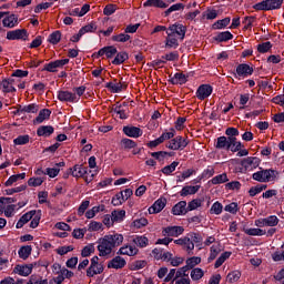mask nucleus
Listing matches in <instances>:
<instances>
[{"mask_svg":"<svg viewBox=\"0 0 284 284\" xmlns=\"http://www.w3.org/2000/svg\"><path fill=\"white\" fill-rule=\"evenodd\" d=\"M40 281H41V276L31 275V277L28 282H26L23 280H17V282H14V284H39Z\"/></svg>","mask_w":284,"mask_h":284,"instance_id":"69168bd1","label":"nucleus"},{"mask_svg":"<svg viewBox=\"0 0 284 284\" xmlns=\"http://www.w3.org/2000/svg\"><path fill=\"white\" fill-rule=\"evenodd\" d=\"M191 236V242L194 244H196V247H199V250H202L201 247V243H203V236H201V234L199 233H191L190 234Z\"/></svg>","mask_w":284,"mask_h":284,"instance_id":"0e129e2a","label":"nucleus"},{"mask_svg":"<svg viewBox=\"0 0 284 284\" xmlns=\"http://www.w3.org/2000/svg\"><path fill=\"white\" fill-rule=\"evenodd\" d=\"M187 202L186 201H180L172 207V214L174 216H184V214H187Z\"/></svg>","mask_w":284,"mask_h":284,"instance_id":"a211bd4d","label":"nucleus"},{"mask_svg":"<svg viewBox=\"0 0 284 284\" xmlns=\"http://www.w3.org/2000/svg\"><path fill=\"white\" fill-rule=\"evenodd\" d=\"M128 265V262H125V258L121 257L120 255L113 257L109 263L108 267L109 270H123Z\"/></svg>","mask_w":284,"mask_h":284,"instance_id":"6ab92c4d","label":"nucleus"},{"mask_svg":"<svg viewBox=\"0 0 284 284\" xmlns=\"http://www.w3.org/2000/svg\"><path fill=\"white\" fill-rule=\"evenodd\" d=\"M115 54V58L112 60L113 65H121L125 63L128 59H130V54H128L125 51L116 52Z\"/></svg>","mask_w":284,"mask_h":284,"instance_id":"c85d7f7f","label":"nucleus"},{"mask_svg":"<svg viewBox=\"0 0 284 284\" xmlns=\"http://www.w3.org/2000/svg\"><path fill=\"white\" fill-rule=\"evenodd\" d=\"M61 41V31H53L51 34L48 37V42L51 43L52 45H57Z\"/></svg>","mask_w":284,"mask_h":284,"instance_id":"de8ad7c7","label":"nucleus"},{"mask_svg":"<svg viewBox=\"0 0 284 284\" xmlns=\"http://www.w3.org/2000/svg\"><path fill=\"white\" fill-rule=\"evenodd\" d=\"M165 205H168V199L160 197L158 199L152 206L149 207V214H159V212H163L165 209Z\"/></svg>","mask_w":284,"mask_h":284,"instance_id":"2eb2a0df","label":"nucleus"},{"mask_svg":"<svg viewBox=\"0 0 284 284\" xmlns=\"http://www.w3.org/2000/svg\"><path fill=\"white\" fill-rule=\"evenodd\" d=\"M116 254L121 256H136V254H139V248L134 244H125L120 247Z\"/></svg>","mask_w":284,"mask_h":284,"instance_id":"dca6fc26","label":"nucleus"},{"mask_svg":"<svg viewBox=\"0 0 284 284\" xmlns=\"http://www.w3.org/2000/svg\"><path fill=\"white\" fill-rule=\"evenodd\" d=\"M0 88H2V92H4V94H8L10 92H17V89L10 84V81H8V79H3L0 82Z\"/></svg>","mask_w":284,"mask_h":284,"instance_id":"a18cd8bd","label":"nucleus"},{"mask_svg":"<svg viewBox=\"0 0 284 284\" xmlns=\"http://www.w3.org/2000/svg\"><path fill=\"white\" fill-rule=\"evenodd\" d=\"M179 10H185V4L181 2L172 4L168 10L164 11L163 17H170L171 12H179Z\"/></svg>","mask_w":284,"mask_h":284,"instance_id":"c03bdc74","label":"nucleus"},{"mask_svg":"<svg viewBox=\"0 0 284 284\" xmlns=\"http://www.w3.org/2000/svg\"><path fill=\"white\" fill-rule=\"evenodd\" d=\"M203 199H194L191 202L187 203L186 210L189 212H193V210H199L203 205Z\"/></svg>","mask_w":284,"mask_h":284,"instance_id":"49530a36","label":"nucleus"},{"mask_svg":"<svg viewBox=\"0 0 284 284\" xmlns=\"http://www.w3.org/2000/svg\"><path fill=\"white\" fill-rule=\"evenodd\" d=\"M273 44L270 41L263 42L257 44V52H260V54H265L267 52H270V50H272Z\"/></svg>","mask_w":284,"mask_h":284,"instance_id":"8fccbe9b","label":"nucleus"},{"mask_svg":"<svg viewBox=\"0 0 284 284\" xmlns=\"http://www.w3.org/2000/svg\"><path fill=\"white\" fill-rule=\"evenodd\" d=\"M168 37L165 38V48L168 50H176L179 48V39H176L170 31H166Z\"/></svg>","mask_w":284,"mask_h":284,"instance_id":"bb28decb","label":"nucleus"},{"mask_svg":"<svg viewBox=\"0 0 284 284\" xmlns=\"http://www.w3.org/2000/svg\"><path fill=\"white\" fill-rule=\"evenodd\" d=\"M41 222V210L36 211V214L31 219L30 227L32 230H36V227H39V223Z\"/></svg>","mask_w":284,"mask_h":284,"instance_id":"6e6d98bb","label":"nucleus"},{"mask_svg":"<svg viewBox=\"0 0 284 284\" xmlns=\"http://www.w3.org/2000/svg\"><path fill=\"white\" fill-rule=\"evenodd\" d=\"M176 168H179V161H173L171 164L164 166L161 169L162 174H165V176H170L172 172L176 171Z\"/></svg>","mask_w":284,"mask_h":284,"instance_id":"a19ab883","label":"nucleus"},{"mask_svg":"<svg viewBox=\"0 0 284 284\" xmlns=\"http://www.w3.org/2000/svg\"><path fill=\"white\" fill-rule=\"evenodd\" d=\"M111 112H114V114L119 115V119H121L122 121H125V119H129V114L125 112V109L121 108V105H119V102H116L115 104L112 105Z\"/></svg>","mask_w":284,"mask_h":284,"instance_id":"7c9ffc66","label":"nucleus"},{"mask_svg":"<svg viewBox=\"0 0 284 284\" xmlns=\"http://www.w3.org/2000/svg\"><path fill=\"white\" fill-rule=\"evenodd\" d=\"M212 92H214V88L212 85L201 84L195 92V97L199 99V101H205V99L212 97Z\"/></svg>","mask_w":284,"mask_h":284,"instance_id":"9b49d317","label":"nucleus"},{"mask_svg":"<svg viewBox=\"0 0 284 284\" xmlns=\"http://www.w3.org/2000/svg\"><path fill=\"white\" fill-rule=\"evenodd\" d=\"M2 26L3 28H17V26H19V16L14 14V13H10L4 16L3 20H2Z\"/></svg>","mask_w":284,"mask_h":284,"instance_id":"f3484780","label":"nucleus"},{"mask_svg":"<svg viewBox=\"0 0 284 284\" xmlns=\"http://www.w3.org/2000/svg\"><path fill=\"white\" fill-rule=\"evenodd\" d=\"M202 176V180L205 181V179H212L214 176V166H207L203 170V172L200 174Z\"/></svg>","mask_w":284,"mask_h":284,"instance_id":"338daca9","label":"nucleus"},{"mask_svg":"<svg viewBox=\"0 0 284 284\" xmlns=\"http://www.w3.org/2000/svg\"><path fill=\"white\" fill-rule=\"evenodd\" d=\"M34 266L32 264L17 265L13 268L14 274H19L20 276H30L32 274V268Z\"/></svg>","mask_w":284,"mask_h":284,"instance_id":"b1692460","label":"nucleus"},{"mask_svg":"<svg viewBox=\"0 0 284 284\" xmlns=\"http://www.w3.org/2000/svg\"><path fill=\"white\" fill-rule=\"evenodd\" d=\"M254 74V68L250 67L247 63H241L236 67L235 72H232L234 79H247Z\"/></svg>","mask_w":284,"mask_h":284,"instance_id":"20e7f679","label":"nucleus"},{"mask_svg":"<svg viewBox=\"0 0 284 284\" xmlns=\"http://www.w3.org/2000/svg\"><path fill=\"white\" fill-rule=\"evenodd\" d=\"M30 143V135L24 134V135H19L13 140L14 145H28Z\"/></svg>","mask_w":284,"mask_h":284,"instance_id":"4d7b16f0","label":"nucleus"},{"mask_svg":"<svg viewBox=\"0 0 284 284\" xmlns=\"http://www.w3.org/2000/svg\"><path fill=\"white\" fill-rule=\"evenodd\" d=\"M223 213V204H221V202H215L212 204L211 209H210V214H216V216H219V214Z\"/></svg>","mask_w":284,"mask_h":284,"instance_id":"680f3d73","label":"nucleus"},{"mask_svg":"<svg viewBox=\"0 0 284 284\" xmlns=\"http://www.w3.org/2000/svg\"><path fill=\"white\" fill-rule=\"evenodd\" d=\"M105 88L108 90H111V92H113V94H119L120 92H123V88H125V85H123V83H121V82H119V83L108 82L105 84Z\"/></svg>","mask_w":284,"mask_h":284,"instance_id":"f704fd0d","label":"nucleus"},{"mask_svg":"<svg viewBox=\"0 0 284 284\" xmlns=\"http://www.w3.org/2000/svg\"><path fill=\"white\" fill-rule=\"evenodd\" d=\"M166 32H169V34H172L173 37L176 34V37H179L180 41H183L185 39V34L187 32V27L184 24H181L179 22H175L173 24H170Z\"/></svg>","mask_w":284,"mask_h":284,"instance_id":"39448f33","label":"nucleus"},{"mask_svg":"<svg viewBox=\"0 0 284 284\" xmlns=\"http://www.w3.org/2000/svg\"><path fill=\"white\" fill-rule=\"evenodd\" d=\"M91 254H94V244H89L84 246L81 251V256L83 258H88Z\"/></svg>","mask_w":284,"mask_h":284,"instance_id":"774afa93","label":"nucleus"},{"mask_svg":"<svg viewBox=\"0 0 284 284\" xmlns=\"http://www.w3.org/2000/svg\"><path fill=\"white\" fill-rule=\"evenodd\" d=\"M278 176V171L274 169H262L253 173V181H257V183H270V181H274Z\"/></svg>","mask_w":284,"mask_h":284,"instance_id":"f03ea898","label":"nucleus"},{"mask_svg":"<svg viewBox=\"0 0 284 284\" xmlns=\"http://www.w3.org/2000/svg\"><path fill=\"white\" fill-rule=\"evenodd\" d=\"M23 179H26V173H19V174L11 175L4 182V186L6 187H12V185H14V183H17V181H23Z\"/></svg>","mask_w":284,"mask_h":284,"instance_id":"72a5a7b5","label":"nucleus"},{"mask_svg":"<svg viewBox=\"0 0 284 284\" xmlns=\"http://www.w3.org/2000/svg\"><path fill=\"white\" fill-rule=\"evenodd\" d=\"M204 275H205V273L203 272V268L196 267L191 271L192 281H201V277Z\"/></svg>","mask_w":284,"mask_h":284,"instance_id":"e2e57ef3","label":"nucleus"},{"mask_svg":"<svg viewBox=\"0 0 284 284\" xmlns=\"http://www.w3.org/2000/svg\"><path fill=\"white\" fill-rule=\"evenodd\" d=\"M52 134H54V126L52 125H41L37 130V135L44 139L52 136Z\"/></svg>","mask_w":284,"mask_h":284,"instance_id":"a878e982","label":"nucleus"},{"mask_svg":"<svg viewBox=\"0 0 284 284\" xmlns=\"http://www.w3.org/2000/svg\"><path fill=\"white\" fill-rule=\"evenodd\" d=\"M244 234H247V236H265L267 232L263 229H244Z\"/></svg>","mask_w":284,"mask_h":284,"instance_id":"ea45409f","label":"nucleus"},{"mask_svg":"<svg viewBox=\"0 0 284 284\" xmlns=\"http://www.w3.org/2000/svg\"><path fill=\"white\" fill-rule=\"evenodd\" d=\"M190 142L181 135H178L166 143L169 150H185Z\"/></svg>","mask_w":284,"mask_h":284,"instance_id":"0eeeda50","label":"nucleus"},{"mask_svg":"<svg viewBox=\"0 0 284 284\" xmlns=\"http://www.w3.org/2000/svg\"><path fill=\"white\" fill-rule=\"evenodd\" d=\"M232 39H234V34H232L230 31L217 32L213 37V40L217 43H227V41H232Z\"/></svg>","mask_w":284,"mask_h":284,"instance_id":"5701e85b","label":"nucleus"},{"mask_svg":"<svg viewBox=\"0 0 284 284\" xmlns=\"http://www.w3.org/2000/svg\"><path fill=\"white\" fill-rule=\"evenodd\" d=\"M232 19L230 17H226L222 20H217L212 24V30H225L227 26H230Z\"/></svg>","mask_w":284,"mask_h":284,"instance_id":"c756f323","label":"nucleus"},{"mask_svg":"<svg viewBox=\"0 0 284 284\" xmlns=\"http://www.w3.org/2000/svg\"><path fill=\"white\" fill-rule=\"evenodd\" d=\"M34 214H37V210H31V211L24 213L16 224L17 230H21V227H23V225H26V223H30V221H32Z\"/></svg>","mask_w":284,"mask_h":284,"instance_id":"aec40b11","label":"nucleus"},{"mask_svg":"<svg viewBox=\"0 0 284 284\" xmlns=\"http://www.w3.org/2000/svg\"><path fill=\"white\" fill-rule=\"evenodd\" d=\"M111 39L115 43H128V41H130V39H132V37L124 32V33L112 36Z\"/></svg>","mask_w":284,"mask_h":284,"instance_id":"37998d69","label":"nucleus"},{"mask_svg":"<svg viewBox=\"0 0 284 284\" xmlns=\"http://www.w3.org/2000/svg\"><path fill=\"white\" fill-rule=\"evenodd\" d=\"M112 205H114V207H119V205H123V203H125L124 196H123V192H119L116 193L111 201Z\"/></svg>","mask_w":284,"mask_h":284,"instance_id":"603ef678","label":"nucleus"},{"mask_svg":"<svg viewBox=\"0 0 284 284\" xmlns=\"http://www.w3.org/2000/svg\"><path fill=\"white\" fill-rule=\"evenodd\" d=\"M241 165L244 169V172H247L250 170H256V168L261 165V159L256 156H248L241 160Z\"/></svg>","mask_w":284,"mask_h":284,"instance_id":"f8f14e48","label":"nucleus"},{"mask_svg":"<svg viewBox=\"0 0 284 284\" xmlns=\"http://www.w3.org/2000/svg\"><path fill=\"white\" fill-rule=\"evenodd\" d=\"M143 8H159L160 10H165L170 8L165 0H146L143 2Z\"/></svg>","mask_w":284,"mask_h":284,"instance_id":"412c9836","label":"nucleus"},{"mask_svg":"<svg viewBox=\"0 0 284 284\" xmlns=\"http://www.w3.org/2000/svg\"><path fill=\"white\" fill-rule=\"evenodd\" d=\"M22 108L24 114H37V112H39V106L37 103H31Z\"/></svg>","mask_w":284,"mask_h":284,"instance_id":"bf43d9fd","label":"nucleus"},{"mask_svg":"<svg viewBox=\"0 0 284 284\" xmlns=\"http://www.w3.org/2000/svg\"><path fill=\"white\" fill-rule=\"evenodd\" d=\"M98 243L99 256H110L112 250L123 243V234L113 233L104 235L102 239L98 240Z\"/></svg>","mask_w":284,"mask_h":284,"instance_id":"f257e3e1","label":"nucleus"},{"mask_svg":"<svg viewBox=\"0 0 284 284\" xmlns=\"http://www.w3.org/2000/svg\"><path fill=\"white\" fill-rule=\"evenodd\" d=\"M121 145L124 150H134V148H136V142L132 139L124 138L121 140Z\"/></svg>","mask_w":284,"mask_h":284,"instance_id":"3c124183","label":"nucleus"},{"mask_svg":"<svg viewBox=\"0 0 284 284\" xmlns=\"http://www.w3.org/2000/svg\"><path fill=\"white\" fill-rule=\"evenodd\" d=\"M201 190V185H186L180 191V196H190L192 194H196Z\"/></svg>","mask_w":284,"mask_h":284,"instance_id":"473e14b6","label":"nucleus"},{"mask_svg":"<svg viewBox=\"0 0 284 284\" xmlns=\"http://www.w3.org/2000/svg\"><path fill=\"white\" fill-rule=\"evenodd\" d=\"M70 63V59L54 60L49 63H45L41 69V72H58V68H63Z\"/></svg>","mask_w":284,"mask_h":284,"instance_id":"1a4fd4ad","label":"nucleus"},{"mask_svg":"<svg viewBox=\"0 0 284 284\" xmlns=\"http://www.w3.org/2000/svg\"><path fill=\"white\" fill-rule=\"evenodd\" d=\"M122 132L123 134H125V136H129L130 139H139V136H143V130L134 125L123 126Z\"/></svg>","mask_w":284,"mask_h":284,"instance_id":"ddd939ff","label":"nucleus"},{"mask_svg":"<svg viewBox=\"0 0 284 284\" xmlns=\"http://www.w3.org/2000/svg\"><path fill=\"white\" fill-rule=\"evenodd\" d=\"M283 0H263L253 6V10L267 12L270 10H281Z\"/></svg>","mask_w":284,"mask_h":284,"instance_id":"7ed1b4c3","label":"nucleus"},{"mask_svg":"<svg viewBox=\"0 0 284 284\" xmlns=\"http://www.w3.org/2000/svg\"><path fill=\"white\" fill-rule=\"evenodd\" d=\"M31 254H32L31 245L21 246L18 251V256L19 258H22V261H28Z\"/></svg>","mask_w":284,"mask_h":284,"instance_id":"2f4dec72","label":"nucleus"},{"mask_svg":"<svg viewBox=\"0 0 284 284\" xmlns=\"http://www.w3.org/2000/svg\"><path fill=\"white\" fill-rule=\"evenodd\" d=\"M125 219V210L112 211L111 221L112 223H121Z\"/></svg>","mask_w":284,"mask_h":284,"instance_id":"e433bc0d","label":"nucleus"},{"mask_svg":"<svg viewBox=\"0 0 284 284\" xmlns=\"http://www.w3.org/2000/svg\"><path fill=\"white\" fill-rule=\"evenodd\" d=\"M216 150H230V146L227 144V136L222 135L217 138V141L215 143Z\"/></svg>","mask_w":284,"mask_h":284,"instance_id":"79ce46f5","label":"nucleus"},{"mask_svg":"<svg viewBox=\"0 0 284 284\" xmlns=\"http://www.w3.org/2000/svg\"><path fill=\"white\" fill-rule=\"evenodd\" d=\"M241 278V272L239 271H233L231 273L227 274L226 276V283H237V281Z\"/></svg>","mask_w":284,"mask_h":284,"instance_id":"5fc2aeb1","label":"nucleus"},{"mask_svg":"<svg viewBox=\"0 0 284 284\" xmlns=\"http://www.w3.org/2000/svg\"><path fill=\"white\" fill-rule=\"evenodd\" d=\"M28 33L27 29H16L7 32L8 41H28Z\"/></svg>","mask_w":284,"mask_h":284,"instance_id":"423d86ee","label":"nucleus"},{"mask_svg":"<svg viewBox=\"0 0 284 284\" xmlns=\"http://www.w3.org/2000/svg\"><path fill=\"white\" fill-rule=\"evenodd\" d=\"M176 135V130L174 128L170 129V132H163L161 134V136H159V139L163 142L165 141H170V139H174V136Z\"/></svg>","mask_w":284,"mask_h":284,"instance_id":"864d4df0","label":"nucleus"},{"mask_svg":"<svg viewBox=\"0 0 284 284\" xmlns=\"http://www.w3.org/2000/svg\"><path fill=\"white\" fill-rule=\"evenodd\" d=\"M145 225H148V219L145 217L136 219L131 223L133 230H141V227H145Z\"/></svg>","mask_w":284,"mask_h":284,"instance_id":"09e8293b","label":"nucleus"},{"mask_svg":"<svg viewBox=\"0 0 284 284\" xmlns=\"http://www.w3.org/2000/svg\"><path fill=\"white\" fill-rule=\"evenodd\" d=\"M80 32L83 34H88V32H97V22H91L80 29Z\"/></svg>","mask_w":284,"mask_h":284,"instance_id":"052dcab7","label":"nucleus"},{"mask_svg":"<svg viewBox=\"0 0 284 284\" xmlns=\"http://www.w3.org/2000/svg\"><path fill=\"white\" fill-rule=\"evenodd\" d=\"M134 245H138V247H148L150 245V240L146 236L143 235H136L133 239Z\"/></svg>","mask_w":284,"mask_h":284,"instance_id":"58836bf2","label":"nucleus"},{"mask_svg":"<svg viewBox=\"0 0 284 284\" xmlns=\"http://www.w3.org/2000/svg\"><path fill=\"white\" fill-rule=\"evenodd\" d=\"M51 114H52V111L50 109L40 110L38 116L33 120L34 125L39 123H43V121L50 120Z\"/></svg>","mask_w":284,"mask_h":284,"instance_id":"cd10ccee","label":"nucleus"},{"mask_svg":"<svg viewBox=\"0 0 284 284\" xmlns=\"http://www.w3.org/2000/svg\"><path fill=\"white\" fill-rule=\"evenodd\" d=\"M230 256H232L231 251H225L224 253H222L215 261V264H214L215 270H219V267H221V265H223V263H225L226 260L230 258Z\"/></svg>","mask_w":284,"mask_h":284,"instance_id":"4c0bfd02","label":"nucleus"},{"mask_svg":"<svg viewBox=\"0 0 284 284\" xmlns=\"http://www.w3.org/2000/svg\"><path fill=\"white\" fill-rule=\"evenodd\" d=\"M164 236H181L185 229L183 226H166L163 229Z\"/></svg>","mask_w":284,"mask_h":284,"instance_id":"4be33fe9","label":"nucleus"},{"mask_svg":"<svg viewBox=\"0 0 284 284\" xmlns=\"http://www.w3.org/2000/svg\"><path fill=\"white\" fill-rule=\"evenodd\" d=\"M97 274H103V264L99 263V256H93L91 258V265L87 270V276L92 278V276H97Z\"/></svg>","mask_w":284,"mask_h":284,"instance_id":"9d476101","label":"nucleus"},{"mask_svg":"<svg viewBox=\"0 0 284 284\" xmlns=\"http://www.w3.org/2000/svg\"><path fill=\"white\" fill-rule=\"evenodd\" d=\"M57 99L58 101H61V103H79L77 93H73L69 90H59Z\"/></svg>","mask_w":284,"mask_h":284,"instance_id":"6e6552de","label":"nucleus"},{"mask_svg":"<svg viewBox=\"0 0 284 284\" xmlns=\"http://www.w3.org/2000/svg\"><path fill=\"white\" fill-rule=\"evenodd\" d=\"M199 264H201V257L199 256H192L186 260V266L189 270H194Z\"/></svg>","mask_w":284,"mask_h":284,"instance_id":"13d9d810","label":"nucleus"},{"mask_svg":"<svg viewBox=\"0 0 284 284\" xmlns=\"http://www.w3.org/2000/svg\"><path fill=\"white\" fill-rule=\"evenodd\" d=\"M69 174L74 179H85V174H88V166H83V164H75L73 168L69 169Z\"/></svg>","mask_w":284,"mask_h":284,"instance_id":"4468645a","label":"nucleus"},{"mask_svg":"<svg viewBox=\"0 0 284 284\" xmlns=\"http://www.w3.org/2000/svg\"><path fill=\"white\" fill-rule=\"evenodd\" d=\"M169 83H171V85H183L187 83V75L183 73H175L173 77L170 75Z\"/></svg>","mask_w":284,"mask_h":284,"instance_id":"393cba45","label":"nucleus"},{"mask_svg":"<svg viewBox=\"0 0 284 284\" xmlns=\"http://www.w3.org/2000/svg\"><path fill=\"white\" fill-rule=\"evenodd\" d=\"M230 179L227 178V173H222L216 176H214L212 180L209 181V183H212V185H221L222 183H227Z\"/></svg>","mask_w":284,"mask_h":284,"instance_id":"c9c22d12","label":"nucleus"}]
</instances>
